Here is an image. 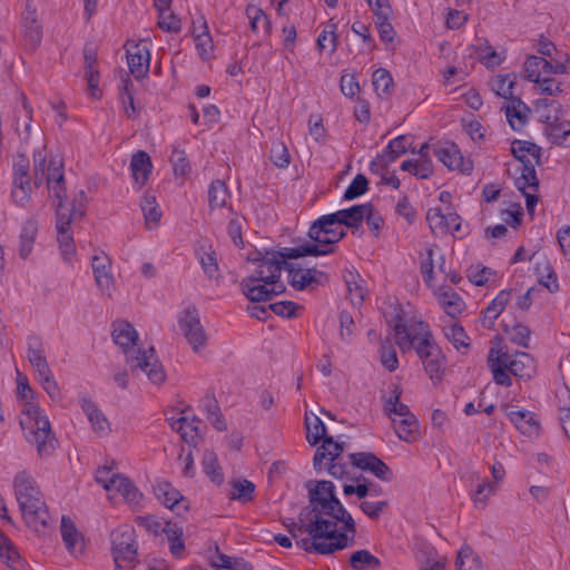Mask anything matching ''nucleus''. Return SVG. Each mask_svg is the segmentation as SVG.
Here are the masks:
<instances>
[{"label": "nucleus", "instance_id": "79ce46f5", "mask_svg": "<svg viewBox=\"0 0 570 570\" xmlns=\"http://www.w3.org/2000/svg\"><path fill=\"white\" fill-rule=\"evenodd\" d=\"M391 12H384L375 17V28L380 40L384 43L386 50H395L399 45L397 33L390 22Z\"/></svg>", "mask_w": 570, "mask_h": 570}, {"label": "nucleus", "instance_id": "6ab92c4d", "mask_svg": "<svg viewBox=\"0 0 570 570\" xmlns=\"http://www.w3.org/2000/svg\"><path fill=\"white\" fill-rule=\"evenodd\" d=\"M283 266L287 269L289 285L297 291L312 289L327 281L326 274L314 267L286 262Z\"/></svg>", "mask_w": 570, "mask_h": 570}, {"label": "nucleus", "instance_id": "774afa93", "mask_svg": "<svg viewBox=\"0 0 570 570\" xmlns=\"http://www.w3.org/2000/svg\"><path fill=\"white\" fill-rule=\"evenodd\" d=\"M350 562L354 570H376L380 566L379 559L367 550L354 552Z\"/></svg>", "mask_w": 570, "mask_h": 570}, {"label": "nucleus", "instance_id": "680f3d73", "mask_svg": "<svg viewBox=\"0 0 570 570\" xmlns=\"http://www.w3.org/2000/svg\"><path fill=\"white\" fill-rule=\"evenodd\" d=\"M514 80L512 73L497 75L490 81V89L497 96L509 99L513 96Z\"/></svg>", "mask_w": 570, "mask_h": 570}, {"label": "nucleus", "instance_id": "423d86ee", "mask_svg": "<svg viewBox=\"0 0 570 570\" xmlns=\"http://www.w3.org/2000/svg\"><path fill=\"white\" fill-rule=\"evenodd\" d=\"M13 495L26 525L35 531H43L50 514L36 480L27 472H18L12 480Z\"/></svg>", "mask_w": 570, "mask_h": 570}, {"label": "nucleus", "instance_id": "6e6d98bb", "mask_svg": "<svg viewBox=\"0 0 570 570\" xmlns=\"http://www.w3.org/2000/svg\"><path fill=\"white\" fill-rule=\"evenodd\" d=\"M345 283L351 303L354 306L361 305L367 294L364 279L355 272H347Z\"/></svg>", "mask_w": 570, "mask_h": 570}, {"label": "nucleus", "instance_id": "9b49d317", "mask_svg": "<svg viewBox=\"0 0 570 570\" xmlns=\"http://www.w3.org/2000/svg\"><path fill=\"white\" fill-rule=\"evenodd\" d=\"M177 332L186 338L195 352L203 348L207 342L198 312L193 306H188L177 314Z\"/></svg>", "mask_w": 570, "mask_h": 570}, {"label": "nucleus", "instance_id": "49530a36", "mask_svg": "<svg viewBox=\"0 0 570 570\" xmlns=\"http://www.w3.org/2000/svg\"><path fill=\"white\" fill-rule=\"evenodd\" d=\"M370 213V204L356 205L346 209H341L334 213V217L343 225L344 230L346 227H357L364 222L365 215Z\"/></svg>", "mask_w": 570, "mask_h": 570}, {"label": "nucleus", "instance_id": "6e6552de", "mask_svg": "<svg viewBox=\"0 0 570 570\" xmlns=\"http://www.w3.org/2000/svg\"><path fill=\"white\" fill-rule=\"evenodd\" d=\"M488 365L497 384L510 386V374L522 380L531 379L537 371L534 358L524 352L509 354L500 345L491 347Z\"/></svg>", "mask_w": 570, "mask_h": 570}, {"label": "nucleus", "instance_id": "a19ab883", "mask_svg": "<svg viewBox=\"0 0 570 570\" xmlns=\"http://www.w3.org/2000/svg\"><path fill=\"white\" fill-rule=\"evenodd\" d=\"M163 533L168 542L171 556L183 559L186 550L183 527L177 523L166 522Z\"/></svg>", "mask_w": 570, "mask_h": 570}, {"label": "nucleus", "instance_id": "603ef678", "mask_svg": "<svg viewBox=\"0 0 570 570\" xmlns=\"http://www.w3.org/2000/svg\"><path fill=\"white\" fill-rule=\"evenodd\" d=\"M511 151L523 166H534L538 163L539 148L530 141L514 140L511 144Z\"/></svg>", "mask_w": 570, "mask_h": 570}, {"label": "nucleus", "instance_id": "4be33fe9", "mask_svg": "<svg viewBox=\"0 0 570 570\" xmlns=\"http://www.w3.org/2000/svg\"><path fill=\"white\" fill-rule=\"evenodd\" d=\"M463 58L470 61L471 67L476 60L487 68H495L503 62L502 52L497 51L488 40L480 38L463 50Z\"/></svg>", "mask_w": 570, "mask_h": 570}, {"label": "nucleus", "instance_id": "c03bdc74", "mask_svg": "<svg viewBox=\"0 0 570 570\" xmlns=\"http://www.w3.org/2000/svg\"><path fill=\"white\" fill-rule=\"evenodd\" d=\"M140 209L147 229L154 230L160 226L163 212L155 196L145 195L140 202Z\"/></svg>", "mask_w": 570, "mask_h": 570}, {"label": "nucleus", "instance_id": "f3484780", "mask_svg": "<svg viewBox=\"0 0 570 570\" xmlns=\"http://www.w3.org/2000/svg\"><path fill=\"white\" fill-rule=\"evenodd\" d=\"M90 265L99 293L102 296L111 297L116 291L111 258L104 250H98L92 254Z\"/></svg>", "mask_w": 570, "mask_h": 570}, {"label": "nucleus", "instance_id": "bf43d9fd", "mask_svg": "<svg viewBox=\"0 0 570 570\" xmlns=\"http://www.w3.org/2000/svg\"><path fill=\"white\" fill-rule=\"evenodd\" d=\"M197 255L204 273L209 277H217L219 269L212 245L206 243L199 246Z\"/></svg>", "mask_w": 570, "mask_h": 570}, {"label": "nucleus", "instance_id": "f257e3e1", "mask_svg": "<svg viewBox=\"0 0 570 570\" xmlns=\"http://www.w3.org/2000/svg\"><path fill=\"white\" fill-rule=\"evenodd\" d=\"M311 510L302 513L301 521L309 540L304 542L307 551L333 553L348 547L356 533L351 513L336 494V487L328 480L309 481L306 484Z\"/></svg>", "mask_w": 570, "mask_h": 570}, {"label": "nucleus", "instance_id": "de8ad7c7", "mask_svg": "<svg viewBox=\"0 0 570 570\" xmlns=\"http://www.w3.org/2000/svg\"><path fill=\"white\" fill-rule=\"evenodd\" d=\"M402 394V387L400 384L393 385V389L389 396L384 400V410L390 417L391 422L394 419H400L411 414L410 407L401 402L400 397Z\"/></svg>", "mask_w": 570, "mask_h": 570}, {"label": "nucleus", "instance_id": "ddd939ff", "mask_svg": "<svg viewBox=\"0 0 570 570\" xmlns=\"http://www.w3.org/2000/svg\"><path fill=\"white\" fill-rule=\"evenodd\" d=\"M419 259L423 279L429 287L438 284L445 276V258L436 245H424L420 252Z\"/></svg>", "mask_w": 570, "mask_h": 570}, {"label": "nucleus", "instance_id": "0e129e2a", "mask_svg": "<svg viewBox=\"0 0 570 570\" xmlns=\"http://www.w3.org/2000/svg\"><path fill=\"white\" fill-rule=\"evenodd\" d=\"M203 471L215 484L224 482V473L218 464L217 455L213 451H206L203 456Z\"/></svg>", "mask_w": 570, "mask_h": 570}, {"label": "nucleus", "instance_id": "f8f14e48", "mask_svg": "<svg viewBox=\"0 0 570 570\" xmlns=\"http://www.w3.org/2000/svg\"><path fill=\"white\" fill-rule=\"evenodd\" d=\"M426 220L434 234L462 237L466 233L461 217L452 207L431 206L426 213Z\"/></svg>", "mask_w": 570, "mask_h": 570}, {"label": "nucleus", "instance_id": "ea45409f", "mask_svg": "<svg viewBox=\"0 0 570 570\" xmlns=\"http://www.w3.org/2000/svg\"><path fill=\"white\" fill-rule=\"evenodd\" d=\"M343 444L333 440L332 438H325L321 446L316 450L314 456V468L317 471H323V466H328L330 463L342 453Z\"/></svg>", "mask_w": 570, "mask_h": 570}, {"label": "nucleus", "instance_id": "3c124183", "mask_svg": "<svg viewBox=\"0 0 570 570\" xmlns=\"http://www.w3.org/2000/svg\"><path fill=\"white\" fill-rule=\"evenodd\" d=\"M0 559L13 570L23 569V560L14 543L0 531Z\"/></svg>", "mask_w": 570, "mask_h": 570}, {"label": "nucleus", "instance_id": "a211bd4d", "mask_svg": "<svg viewBox=\"0 0 570 570\" xmlns=\"http://www.w3.org/2000/svg\"><path fill=\"white\" fill-rule=\"evenodd\" d=\"M504 414L514 429L528 439H537L541 433V421L537 413L517 405H504Z\"/></svg>", "mask_w": 570, "mask_h": 570}, {"label": "nucleus", "instance_id": "5fc2aeb1", "mask_svg": "<svg viewBox=\"0 0 570 570\" xmlns=\"http://www.w3.org/2000/svg\"><path fill=\"white\" fill-rule=\"evenodd\" d=\"M509 125L515 131H521L528 122V108L520 100H512L505 107Z\"/></svg>", "mask_w": 570, "mask_h": 570}, {"label": "nucleus", "instance_id": "c756f323", "mask_svg": "<svg viewBox=\"0 0 570 570\" xmlns=\"http://www.w3.org/2000/svg\"><path fill=\"white\" fill-rule=\"evenodd\" d=\"M429 288L440 307L449 316L455 317L465 311V302L452 287L435 284Z\"/></svg>", "mask_w": 570, "mask_h": 570}, {"label": "nucleus", "instance_id": "412c9836", "mask_svg": "<svg viewBox=\"0 0 570 570\" xmlns=\"http://www.w3.org/2000/svg\"><path fill=\"white\" fill-rule=\"evenodd\" d=\"M433 154L450 170L466 174L473 168L472 161L463 157L461 150L454 142L439 141L434 144Z\"/></svg>", "mask_w": 570, "mask_h": 570}, {"label": "nucleus", "instance_id": "2f4dec72", "mask_svg": "<svg viewBox=\"0 0 570 570\" xmlns=\"http://www.w3.org/2000/svg\"><path fill=\"white\" fill-rule=\"evenodd\" d=\"M154 493L161 504L176 513L188 509L187 501L180 491L167 481H157L154 487Z\"/></svg>", "mask_w": 570, "mask_h": 570}, {"label": "nucleus", "instance_id": "864d4df0", "mask_svg": "<svg viewBox=\"0 0 570 570\" xmlns=\"http://www.w3.org/2000/svg\"><path fill=\"white\" fill-rule=\"evenodd\" d=\"M337 28L338 21L334 18L328 19V21L323 26V29L316 40L318 51H327L330 53L335 51L337 47Z\"/></svg>", "mask_w": 570, "mask_h": 570}, {"label": "nucleus", "instance_id": "338daca9", "mask_svg": "<svg viewBox=\"0 0 570 570\" xmlns=\"http://www.w3.org/2000/svg\"><path fill=\"white\" fill-rule=\"evenodd\" d=\"M246 16L249 20L250 28L254 32H269L271 22L263 9L255 4H250L246 9Z\"/></svg>", "mask_w": 570, "mask_h": 570}, {"label": "nucleus", "instance_id": "2eb2a0df", "mask_svg": "<svg viewBox=\"0 0 570 570\" xmlns=\"http://www.w3.org/2000/svg\"><path fill=\"white\" fill-rule=\"evenodd\" d=\"M111 542L116 568H126L137 554L134 529L127 524L119 527L112 532Z\"/></svg>", "mask_w": 570, "mask_h": 570}, {"label": "nucleus", "instance_id": "dca6fc26", "mask_svg": "<svg viewBox=\"0 0 570 570\" xmlns=\"http://www.w3.org/2000/svg\"><path fill=\"white\" fill-rule=\"evenodd\" d=\"M72 217L68 209L60 205L56 214V238L59 252L65 262H72L77 256V247L71 229Z\"/></svg>", "mask_w": 570, "mask_h": 570}, {"label": "nucleus", "instance_id": "7ed1b4c3", "mask_svg": "<svg viewBox=\"0 0 570 570\" xmlns=\"http://www.w3.org/2000/svg\"><path fill=\"white\" fill-rule=\"evenodd\" d=\"M239 256L255 266L253 274L242 281V292L252 302L268 301L285 291L281 281V271L285 258L282 250L261 252L257 248H249Z\"/></svg>", "mask_w": 570, "mask_h": 570}, {"label": "nucleus", "instance_id": "c85d7f7f", "mask_svg": "<svg viewBox=\"0 0 570 570\" xmlns=\"http://www.w3.org/2000/svg\"><path fill=\"white\" fill-rule=\"evenodd\" d=\"M60 532L67 551L75 558L83 556L87 546L86 539L70 517L61 518Z\"/></svg>", "mask_w": 570, "mask_h": 570}, {"label": "nucleus", "instance_id": "4468645a", "mask_svg": "<svg viewBox=\"0 0 570 570\" xmlns=\"http://www.w3.org/2000/svg\"><path fill=\"white\" fill-rule=\"evenodd\" d=\"M129 71L134 77H145L150 67L153 43L148 38L130 39L125 45Z\"/></svg>", "mask_w": 570, "mask_h": 570}, {"label": "nucleus", "instance_id": "052dcab7", "mask_svg": "<svg viewBox=\"0 0 570 570\" xmlns=\"http://www.w3.org/2000/svg\"><path fill=\"white\" fill-rule=\"evenodd\" d=\"M305 425H306V439L309 444L315 445L322 439H325V433H326L325 425L317 415H315L313 413H306L305 414Z\"/></svg>", "mask_w": 570, "mask_h": 570}, {"label": "nucleus", "instance_id": "e2e57ef3", "mask_svg": "<svg viewBox=\"0 0 570 570\" xmlns=\"http://www.w3.org/2000/svg\"><path fill=\"white\" fill-rule=\"evenodd\" d=\"M32 190L33 187L29 177L13 179L11 196L17 205H27L31 199Z\"/></svg>", "mask_w": 570, "mask_h": 570}, {"label": "nucleus", "instance_id": "5701e85b", "mask_svg": "<svg viewBox=\"0 0 570 570\" xmlns=\"http://www.w3.org/2000/svg\"><path fill=\"white\" fill-rule=\"evenodd\" d=\"M411 145V138L407 136H399L392 139L382 153L371 161V170L374 174H381L390 164L405 154Z\"/></svg>", "mask_w": 570, "mask_h": 570}, {"label": "nucleus", "instance_id": "f704fd0d", "mask_svg": "<svg viewBox=\"0 0 570 570\" xmlns=\"http://www.w3.org/2000/svg\"><path fill=\"white\" fill-rule=\"evenodd\" d=\"M12 125L20 139L28 141L32 127V108L23 96L20 97L14 107Z\"/></svg>", "mask_w": 570, "mask_h": 570}, {"label": "nucleus", "instance_id": "4c0bfd02", "mask_svg": "<svg viewBox=\"0 0 570 570\" xmlns=\"http://www.w3.org/2000/svg\"><path fill=\"white\" fill-rule=\"evenodd\" d=\"M85 79L87 82V92L90 98L98 100L102 96V89L100 87V76L97 67V57L87 52L85 55L83 65Z\"/></svg>", "mask_w": 570, "mask_h": 570}, {"label": "nucleus", "instance_id": "473e14b6", "mask_svg": "<svg viewBox=\"0 0 570 570\" xmlns=\"http://www.w3.org/2000/svg\"><path fill=\"white\" fill-rule=\"evenodd\" d=\"M515 186L525 198L528 212L533 214L538 204V196L535 194L538 180L533 166H523L521 175L515 179Z\"/></svg>", "mask_w": 570, "mask_h": 570}, {"label": "nucleus", "instance_id": "e433bc0d", "mask_svg": "<svg viewBox=\"0 0 570 570\" xmlns=\"http://www.w3.org/2000/svg\"><path fill=\"white\" fill-rule=\"evenodd\" d=\"M391 423L394 433L401 441L414 443L419 440L420 423L413 413L400 419H394Z\"/></svg>", "mask_w": 570, "mask_h": 570}, {"label": "nucleus", "instance_id": "a878e982", "mask_svg": "<svg viewBox=\"0 0 570 570\" xmlns=\"http://www.w3.org/2000/svg\"><path fill=\"white\" fill-rule=\"evenodd\" d=\"M166 420L173 430L177 431L188 444H196L200 436V422L190 413L166 414Z\"/></svg>", "mask_w": 570, "mask_h": 570}, {"label": "nucleus", "instance_id": "c9c22d12", "mask_svg": "<svg viewBox=\"0 0 570 570\" xmlns=\"http://www.w3.org/2000/svg\"><path fill=\"white\" fill-rule=\"evenodd\" d=\"M39 226L37 220L28 219L23 223L18 237V255L21 259H28L36 247Z\"/></svg>", "mask_w": 570, "mask_h": 570}, {"label": "nucleus", "instance_id": "69168bd1", "mask_svg": "<svg viewBox=\"0 0 570 570\" xmlns=\"http://www.w3.org/2000/svg\"><path fill=\"white\" fill-rule=\"evenodd\" d=\"M455 566L456 570H483L479 556L468 546L459 550Z\"/></svg>", "mask_w": 570, "mask_h": 570}, {"label": "nucleus", "instance_id": "b1692460", "mask_svg": "<svg viewBox=\"0 0 570 570\" xmlns=\"http://www.w3.org/2000/svg\"><path fill=\"white\" fill-rule=\"evenodd\" d=\"M350 461L357 469L372 473L383 482H390L393 479L390 466L371 452L353 453L350 455Z\"/></svg>", "mask_w": 570, "mask_h": 570}, {"label": "nucleus", "instance_id": "aec40b11", "mask_svg": "<svg viewBox=\"0 0 570 570\" xmlns=\"http://www.w3.org/2000/svg\"><path fill=\"white\" fill-rule=\"evenodd\" d=\"M524 73L527 78L540 86L541 90L553 95L560 91L559 83L550 76L548 60L531 56L524 62Z\"/></svg>", "mask_w": 570, "mask_h": 570}, {"label": "nucleus", "instance_id": "0eeeda50", "mask_svg": "<svg viewBox=\"0 0 570 570\" xmlns=\"http://www.w3.org/2000/svg\"><path fill=\"white\" fill-rule=\"evenodd\" d=\"M345 235V230L334 213L318 218L309 228L308 236L312 243H305L296 247L284 248V255L292 258L304 256L326 255L332 250V246Z\"/></svg>", "mask_w": 570, "mask_h": 570}, {"label": "nucleus", "instance_id": "bb28decb", "mask_svg": "<svg viewBox=\"0 0 570 570\" xmlns=\"http://www.w3.org/2000/svg\"><path fill=\"white\" fill-rule=\"evenodd\" d=\"M80 407L91 431L99 438H107L111 433V423L102 410L90 399L83 396L80 399Z\"/></svg>", "mask_w": 570, "mask_h": 570}, {"label": "nucleus", "instance_id": "37998d69", "mask_svg": "<svg viewBox=\"0 0 570 570\" xmlns=\"http://www.w3.org/2000/svg\"><path fill=\"white\" fill-rule=\"evenodd\" d=\"M16 383L17 402L19 411L40 404L39 397L30 386L28 377L24 374H22L19 370H17Z\"/></svg>", "mask_w": 570, "mask_h": 570}, {"label": "nucleus", "instance_id": "39448f33", "mask_svg": "<svg viewBox=\"0 0 570 570\" xmlns=\"http://www.w3.org/2000/svg\"><path fill=\"white\" fill-rule=\"evenodd\" d=\"M35 164V179L36 183L46 179L49 193L52 197L59 200L57 208L62 205L68 209L72 222L85 215L88 204L87 194L83 190H78L72 198L71 207L62 203L66 196V188L63 186V161L60 155H48L45 149L37 150L33 155Z\"/></svg>", "mask_w": 570, "mask_h": 570}, {"label": "nucleus", "instance_id": "13d9d810", "mask_svg": "<svg viewBox=\"0 0 570 570\" xmlns=\"http://www.w3.org/2000/svg\"><path fill=\"white\" fill-rule=\"evenodd\" d=\"M27 357L37 380L52 372L40 344L29 346Z\"/></svg>", "mask_w": 570, "mask_h": 570}, {"label": "nucleus", "instance_id": "7c9ffc66", "mask_svg": "<svg viewBox=\"0 0 570 570\" xmlns=\"http://www.w3.org/2000/svg\"><path fill=\"white\" fill-rule=\"evenodd\" d=\"M431 153H433V145H422L417 153L401 164V169L415 177L428 178L433 173Z\"/></svg>", "mask_w": 570, "mask_h": 570}, {"label": "nucleus", "instance_id": "4d7b16f0", "mask_svg": "<svg viewBox=\"0 0 570 570\" xmlns=\"http://www.w3.org/2000/svg\"><path fill=\"white\" fill-rule=\"evenodd\" d=\"M512 291L502 289L483 311V324L490 326L504 311Z\"/></svg>", "mask_w": 570, "mask_h": 570}, {"label": "nucleus", "instance_id": "09e8293b", "mask_svg": "<svg viewBox=\"0 0 570 570\" xmlns=\"http://www.w3.org/2000/svg\"><path fill=\"white\" fill-rule=\"evenodd\" d=\"M108 495L110 499L120 495L129 504L139 503L141 498V493L138 491V489L130 480L124 475H120L119 479L115 480V483L112 484V488H110V493H108Z\"/></svg>", "mask_w": 570, "mask_h": 570}, {"label": "nucleus", "instance_id": "8fccbe9b", "mask_svg": "<svg viewBox=\"0 0 570 570\" xmlns=\"http://www.w3.org/2000/svg\"><path fill=\"white\" fill-rule=\"evenodd\" d=\"M443 334L459 353H468L471 345V340L460 324L450 323L445 325L443 327Z\"/></svg>", "mask_w": 570, "mask_h": 570}, {"label": "nucleus", "instance_id": "20e7f679", "mask_svg": "<svg viewBox=\"0 0 570 570\" xmlns=\"http://www.w3.org/2000/svg\"><path fill=\"white\" fill-rule=\"evenodd\" d=\"M111 337L114 343L127 356V362L134 371L142 372L155 384H163L166 372L153 347L138 348L139 334L127 321L119 320L112 323Z\"/></svg>", "mask_w": 570, "mask_h": 570}, {"label": "nucleus", "instance_id": "9d476101", "mask_svg": "<svg viewBox=\"0 0 570 570\" xmlns=\"http://www.w3.org/2000/svg\"><path fill=\"white\" fill-rule=\"evenodd\" d=\"M539 119L543 124V135L553 145L570 146V117L556 101L540 105Z\"/></svg>", "mask_w": 570, "mask_h": 570}, {"label": "nucleus", "instance_id": "393cba45", "mask_svg": "<svg viewBox=\"0 0 570 570\" xmlns=\"http://www.w3.org/2000/svg\"><path fill=\"white\" fill-rule=\"evenodd\" d=\"M209 213L214 219L220 220L233 215L229 206V191L220 180H215L208 189Z\"/></svg>", "mask_w": 570, "mask_h": 570}, {"label": "nucleus", "instance_id": "a18cd8bd", "mask_svg": "<svg viewBox=\"0 0 570 570\" xmlns=\"http://www.w3.org/2000/svg\"><path fill=\"white\" fill-rule=\"evenodd\" d=\"M130 169L132 178L138 186H144L153 171L150 157L145 151L135 154L131 158Z\"/></svg>", "mask_w": 570, "mask_h": 570}, {"label": "nucleus", "instance_id": "1a4fd4ad", "mask_svg": "<svg viewBox=\"0 0 570 570\" xmlns=\"http://www.w3.org/2000/svg\"><path fill=\"white\" fill-rule=\"evenodd\" d=\"M20 426L27 441L37 446L39 454H47L53 448L51 425L41 405L19 411Z\"/></svg>", "mask_w": 570, "mask_h": 570}, {"label": "nucleus", "instance_id": "72a5a7b5", "mask_svg": "<svg viewBox=\"0 0 570 570\" xmlns=\"http://www.w3.org/2000/svg\"><path fill=\"white\" fill-rule=\"evenodd\" d=\"M466 278L472 285L488 289L500 286L502 282V277L497 271L482 264L471 265L466 269Z\"/></svg>", "mask_w": 570, "mask_h": 570}, {"label": "nucleus", "instance_id": "cd10ccee", "mask_svg": "<svg viewBox=\"0 0 570 570\" xmlns=\"http://www.w3.org/2000/svg\"><path fill=\"white\" fill-rule=\"evenodd\" d=\"M193 39L197 55L202 60H210L215 57V45L204 17H197L193 21Z\"/></svg>", "mask_w": 570, "mask_h": 570}, {"label": "nucleus", "instance_id": "f03ea898", "mask_svg": "<svg viewBox=\"0 0 570 570\" xmlns=\"http://www.w3.org/2000/svg\"><path fill=\"white\" fill-rule=\"evenodd\" d=\"M382 313L394 328L395 340L402 351L415 348L423 367L433 384L441 382L445 361L438 344L433 341L429 326L420 321L410 304H401L396 298H389Z\"/></svg>", "mask_w": 570, "mask_h": 570}, {"label": "nucleus", "instance_id": "58836bf2", "mask_svg": "<svg viewBox=\"0 0 570 570\" xmlns=\"http://www.w3.org/2000/svg\"><path fill=\"white\" fill-rule=\"evenodd\" d=\"M534 274L538 283L547 288L550 293H557L560 289L558 275L551 264L546 257H539L534 265Z\"/></svg>", "mask_w": 570, "mask_h": 570}]
</instances>
